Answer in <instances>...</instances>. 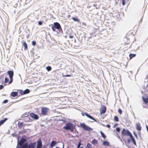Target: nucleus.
Wrapping results in <instances>:
<instances>
[{"label":"nucleus","instance_id":"nucleus-52","mask_svg":"<svg viewBox=\"0 0 148 148\" xmlns=\"http://www.w3.org/2000/svg\"><path fill=\"white\" fill-rule=\"evenodd\" d=\"M62 120V121H64V120H63V119Z\"/></svg>","mask_w":148,"mask_h":148},{"label":"nucleus","instance_id":"nucleus-43","mask_svg":"<svg viewBox=\"0 0 148 148\" xmlns=\"http://www.w3.org/2000/svg\"><path fill=\"white\" fill-rule=\"evenodd\" d=\"M42 22L41 21H39L38 22V24L39 25H42Z\"/></svg>","mask_w":148,"mask_h":148},{"label":"nucleus","instance_id":"nucleus-51","mask_svg":"<svg viewBox=\"0 0 148 148\" xmlns=\"http://www.w3.org/2000/svg\"><path fill=\"white\" fill-rule=\"evenodd\" d=\"M64 148V144H63V147L62 148Z\"/></svg>","mask_w":148,"mask_h":148},{"label":"nucleus","instance_id":"nucleus-25","mask_svg":"<svg viewBox=\"0 0 148 148\" xmlns=\"http://www.w3.org/2000/svg\"><path fill=\"white\" fill-rule=\"evenodd\" d=\"M23 47L25 48V50H27V43L25 42H23Z\"/></svg>","mask_w":148,"mask_h":148},{"label":"nucleus","instance_id":"nucleus-20","mask_svg":"<svg viewBox=\"0 0 148 148\" xmlns=\"http://www.w3.org/2000/svg\"><path fill=\"white\" fill-rule=\"evenodd\" d=\"M8 119L7 118H5L3 120H1L0 121V126L3 125L4 123Z\"/></svg>","mask_w":148,"mask_h":148},{"label":"nucleus","instance_id":"nucleus-11","mask_svg":"<svg viewBox=\"0 0 148 148\" xmlns=\"http://www.w3.org/2000/svg\"><path fill=\"white\" fill-rule=\"evenodd\" d=\"M136 128L138 131H140L141 130L142 127L139 122L136 123Z\"/></svg>","mask_w":148,"mask_h":148},{"label":"nucleus","instance_id":"nucleus-17","mask_svg":"<svg viewBox=\"0 0 148 148\" xmlns=\"http://www.w3.org/2000/svg\"><path fill=\"white\" fill-rule=\"evenodd\" d=\"M23 119L25 122H27L30 121V119L29 116H25L23 117Z\"/></svg>","mask_w":148,"mask_h":148},{"label":"nucleus","instance_id":"nucleus-27","mask_svg":"<svg viewBox=\"0 0 148 148\" xmlns=\"http://www.w3.org/2000/svg\"><path fill=\"white\" fill-rule=\"evenodd\" d=\"M100 133L102 137H103L104 138H105L106 137V135L104 134L103 132H102L101 131H100Z\"/></svg>","mask_w":148,"mask_h":148},{"label":"nucleus","instance_id":"nucleus-15","mask_svg":"<svg viewBox=\"0 0 148 148\" xmlns=\"http://www.w3.org/2000/svg\"><path fill=\"white\" fill-rule=\"evenodd\" d=\"M18 95V92H12L10 94V95L13 97L17 96Z\"/></svg>","mask_w":148,"mask_h":148},{"label":"nucleus","instance_id":"nucleus-3","mask_svg":"<svg viewBox=\"0 0 148 148\" xmlns=\"http://www.w3.org/2000/svg\"><path fill=\"white\" fill-rule=\"evenodd\" d=\"M53 26L55 27L56 29H57L59 31V33H63L62 30V29L60 24L58 22H56L53 23Z\"/></svg>","mask_w":148,"mask_h":148},{"label":"nucleus","instance_id":"nucleus-50","mask_svg":"<svg viewBox=\"0 0 148 148\" xmlns=\"http://www.w3.org/2000/svg\"><path fill=\"white\" fill-rule=\"evenodd\" d=\"M97 5H96V4H94V5H93V6H94V7H95V6H97Z\"/></svg>","mask_w":148,"mask_h":148},{"label":"nucleus","instance_id":"nucleus-37","mask_svg":"<svg viewBox=\"0 0 148 148\" xmlns=\"http://www.w3.org/2000/svg\"><path fill=\"white\" fill-rule=\"evenodd\" d=\"M8 102V100L7 99H5L3 101L2 103H7Z\"/></svg>","mask_w":148,"mask_h":148},{"label":"nucleus","instance_id":"nucleus-4","mask_svg":"<svg viewBox=\"0 0 148 148\" xmlns=\"http://www.w3.org/2000/svg\"><path fill=\"white\" fill-rule=\"evenodd\" d=\"M80 126L84 130L86 131H92L93 130L92 128L87 126L84 123H80Z\"/></svg>","mask_w":148,"mask_h":148},{"label":"nucleus","instance_id":"nucleus-29","mask_svg":"<svg viewBox=\"0 0 148 148\" xmlns=\"http://www.w3.org/2000/svg\"><path fill=\"white\" fill-rule=\"evenodd\" d=\"M114 120L116 122H118L119 121V118L117 116H114Z\"/></svg>","mask_w":148,"mask_h":148},{"label":"nucleus","instance_id":"nucleus-42","mask_svg":"<svg viewBox=\"0 0 148 148\" xmlns=\"http://www.w3.org/2000/svg\"><path fill=\"white\" fill-rule=\"evenodd\" d=\"M23 90H20L19 92V93H20L21 95H23L24 94H23Z\"/></svg>","mask_w":148,"mask_h":148},{"label":"nucleus","instance_id":"nucleus-2","mask_svg":"<svg viewBox=\"0 0 148 148\" xmlns=\"http://www.w3.org/2000/svg\"><path fill=\"white\" fill-rule=\"evenodd\" d=\"M25 141V140L23 138H21L19 141H18L17 145H19L20 146H17L16 148H27L28 144L27 143H24Z\"/></svg>","mask_w":148,"mask_h":148},{"label":"nucleus","instance_id":"nucleus-53","mask_svg":"<svg viewBox=\"0 0 148 148\" xmlns=\"http://www.w3.org/2000/svg\"><path fill=\"white\" fill-rule=\"evenodd\" d=\"M121 140L122 141V140Z\"/></svg>","mask_w":148,"mask_h":148},{"label":"nucleus","instance_id":"nucleus-1","mask_svg":"<svg viewBox=\"0 0 148 148\" xmlns=\"http://www.w3.org/2000/svg\"><path fill=\"white\" fill-rule=\"evenodd\" d=\"M63 128L67 130H70L71 132H73L75 129V125L71 123H66L65 126Z\"/></svg>","mask_w":148,"mask_h":148},{"label":"nucleus","instance_id":"nucleus-6","mask_svg":"<svg viewBox=\"0 0 148 148\" xmlns=\"http://www.w3.org/2000/svg\"><path fill=\"white\" fill-rule=\"evenodd\" d=\"M81 114L82 116H84L85 115L87 117L93 120V122H97V120L93 116H91V115L88 114V113L86 112H82ZM91 122H93L92 121H91Z\"/></svg>","mask_w":148,"mask_h":148},{"label":"nucleus","instance_id":"nucleus-10","mask_svg":"<svg viewBox=\"0 0 148 148\" xmlns=\"http://www.w3.org/2000/svg\"><path fill=\"white\" fill-rule=\"evenodd\" d=\"M42 114L44 115H46L47 111V108L45 107H43L41 108Z\"/></svg>","mask_w":148,"mask_h":148},{"label":"nucleus","instance_id":"nucleus-32","mask_svg":"<svg viewBox=\"0 0 148 148\" xmlns=\"http://www.w3.org/2000/svg\"><path fill=\"white\" fill-rule=\"evenodd\" d=\"M9 81L8 78L7 77H5V83H7Z\"/></svg>","mask_w":148,"mask_h":148},{"label":"nucleus","instance_id":"nucleus-30","mask_svg":"<svg viewBox=\"0 0 148 148\" xmlns=\"http://www.w3.org/2000/svg\"><path fill=\"white\" fill-rule=\"evenodd\" d=\"M10 78V81L8 82L9 84H11L13 80V77Z\"/></svg>","mask_w":148,"mask_h":148},{"label":"nucleus","instance_id":"nucleus-34","mask_svg":"<svg viewBox=\"0 0 148 148\" xmlns=\"http://www.w3.org/2000/svg\"><path fill=\"white\" fill-rule=\"evenodd\" d=\"M133 134H134V136L136 138H137V139H138L137 135L136 132H135L134 131Z\"/></svg>","mask_w":148,"mask_h":148},{"label":"nucleus","instance_id":"nucleus-13","mask_svg":"<svg viewBox=\"0 0 148 148\" xmlns=\"http://www.w3.org/2000/svg\"><path fill=\"white\" fill-rule=\"evenodd\" d=\"M130 138L131 140H132V141L133 142L134 145H136V143L135 138H134L132 136V134L131 136H130Z\"/></svg>","mask_w":148,"mask_h":148},{"label":"nucleus","instance_id":"nucleus-31","mask_svg":"<svg viewBox=\"0 0 148 148\" xmlns=\"http://www.w3.org/2000/svg\"><path fill=\"white\" fill-rule=\"evenodd\" d=\"M51 25L52 26L51 28L52 30L54 32H55L56 31V29L53 26V25L52 24Z\"/></svg>","mask_w":148,"mask_h":148},{"label":"nucleus","instance_id":"nucleus-16","mask_svg":"<svg viewBox=\"0 0 148 148\" xmlns=\"http://www.w3.org/2000/svg\"><path fill=\"white\" fill-rule=\"evenodd\" d=\"M57 144V142L55 140H53L51 141L50 144V145L51 147L52 148L53 147L55 146L56 144Z\"/></svg>","mask_w":148,"mask_h":148},{"label":"nucleus","instance_id":"nucleus-21","mask_svg":"<svg viewBox=\"0 0 148 148\" xmlns=\"http://www.w3.org/2000/svg\"><path fill=\"white\" fill-rule=\"evenodd\" d=\"M91 143L93 145H96L97 144V141L96 139L94 138L93 140H92Z\"/></svg>","mask_w":148,"mask_h":148},{"label":"nucleus","instance_id":"nucleus-40","mask_svg":"<svg viewBox=\"0 0 148 148\" xmlns=\"http://www.w3.org/2000/svg\"><path fill=\"white\" fill-rule=\"evenodd\" d=\"M98 123H99L100 125L103 126H105V125L101 123V122H99L98 121L97 122Z\"/></svg>","mask_w":148,"mask_h":148},{"label":"nucleus","instance_id":"nucleus-28","mask_svg":"<svg viewBox=\"0 0 148 148\" xmlns=\"http://www.w3.org/2000/svg\"><path fill=\"white\" fill-rule=\"evenodd\" d=\"M23 125V123L22 122L20 123H19V122H18V127L20 128H21Z\"/></svg>","mask_w":148,"mask_h":148},{"label":"nucleus","instance_id":"nucleus-9","mask_svg":"<svg viewBox=\"0 0 148 148\" xmlns=\"http://www.w3.org/2000/svg\"><path fill=\"white\" fill-rule=\"evenodd\" d=\"M42 147V142L41 139H39L37 141V146L36 148H41Z\"/></svg>","mask_w":148,"mask_h":148},{"label":"nucleus","instance_id":"nucleus-44","mask_svg":"<svg viewBox=\"0 0 148 148\" xmlns=\"http://www.w3.org/2000/svg\"><path fill=\"white\" fill-rule=\"evenodd\" d=\"M127 143L128 144H129L131 140H130V139L129 138V139H127Z\"/></svg>","mask_w":148,"mask_h":148},{"label":"nucleus","instance_id":"nucleus-49","mask_svg":"<svg viewBox=\"0 0 148 148\" xmlns=\"http://www.w3.org/2000/svg\"><path fill=\"white\" fill-rule=\"evenodd\" d=\"M123 140H124V141L125 143H126V140H125V139H123Z\"/></svg>","mask_w":148,"mask_h":148},{"label":"nucleus","instance_id":"nucleus-33","mask_svg":"<svg viewBox=\"0 0 148 148\" xmlns=\"http://www.w3.org/2000/svg\"><path fill=\"white\" fill-rule=\"evenodd\" d=\"M116 130L118 132H119L121 130V129L119 127H117L116 128Z\"/></svg>","mask_w":148,"mask_h":148},{"label":"nucleus","instance_id":"nucleus-24","mask_svg":"<svg viewBox=\"0 0 148 148\" xmlns=\"http://www.w3.org/2000/svg\"><path fill=\"white\" fill-rule=\"evenodd\" d=\"M46 69L47 71L49 72L51 70L52 68L50 66H48L46 67Z\"/></svg>","mask_w":148,"mask_h":148},{"label":"nucleus","instance_id":"nucleus-19","mask_svg":"<svg viewBox=\"0 0 148 148\" xmlns=\"http://www.w3.org/2000/svg\"><path fill=\"white\" fill-rule=\"evenodd\" d=\"M143 100L145 104H147L148 103V98L147 97H143Z\"/></svg>","mask_w":148,"mask_h":148},{"label":"nucleus","instance_id":"nucleus-47","mask_svg":"<svg viewBox=\"0 0 148 148\" xmlns=\"http://www.w3.org/2000/svg\"><path fill=\"white\" fill-rule=\"evenodd\" d=\"M69 38H72L73 37V36H69Z\"/></svg>","mask_w":148,"mask_h":148},{"label":"nucleus","instance_id":"nucleus-22","mask_svg":"<svg viewBox=\"0 0 148 148\" xmlns=\"http://www.w3.org/2000/svg\"><path fill=\"white\" fill-rule=\"evenodd\" d=\"M30 92V90L28 89H26L24 91H23V94L25 95L29 93Z\"/></svg>","mask_w":148,"mask_h":148},{"label":"nucleus","instance_id":"nucleus-38","mask_svg":"<svg viewBox=\"0 0 148 148\" xmlns=\"http://www.w3.org/2000/svg\"><path fill=\"white\" fill-rule=\"evenodd\" d=\"M62 76L63 77H68L71 76V75H64L63 73H62Z\"/></svg>","mask_w":148,"mask_h":148},{"label":"nucleus","instance_id":"nucleus-45","mask_svg":"<svg viewBox=\"0 0 148 148\" xmlns=\"http://www.w3.org/2000/svg\"><path fill=\"white\" fill-rule=\"evenodd\" d=\"M106 126L108 128H110V125L109 124H107Z\"/></svg>","mask_w":148,"mask_h":148},{"label":"nucleus","instance_id":"nucleus-26","mask_svg":"<svg viewBox=\"0 0 148 148\" xmlns=\"http://www.w3.org/2000/svg\"><path fill=\"white\" fill-rule=\"evenodd\" d=\"M71 19H73L74 21L75 22H79V20L77 17H73Z\"/></svg>","mask_w":148,"mask_h":148},{"label":"nucleus","instance_id":"nucleus-18","mask_svg":"<svg viewBox=\"0 0 148 148\" xmlns=\"http://www.w3.org/2000/svg\"><path fill=\"white\" fill-rule=\"evenodd\" d=\"M102 144L104 146H109L110 145L109 143L106 141H104L102 143Z\"/></svg>","mask_w":148,"mask_h":148},{"label":"nucleus","instance_id":"nucleus-7","mask_svg":"<svg viewBox=\"0 0 148 148\" xmlns=\"http://www.w3.org/2000/svg\"><path fill=\"white\" fill-rule=\"evenodd\" d=\"M30 116L32 118L35 120H37L39 119V116L38 115L33 113H31L30 114Z\"/></svg>","mask_w":148,"mask_h":148},{"label":"nucleus","instance_id":"nucleus-35","mask_svg":"<svg viewBox=\"0 0 148 148\" xmlns=\"http://www.w3.org/2000/svg\"><path fill=\"white\" fill-rule=\"evenodd\" d=\"M118 112H119V113L120 114H121L122 113V110H121V109L120 108H119L118 110Z\"/></svg>","mask_w":148,"mask_h":148},{"label":"nucleus","instance_id":"nucleus-23","mask_svg":"<svg viewBox=\"0 0 148 148\" xmlns=\"http://www.w3.org/2000/svg\"><path fill=\"white\" fill-rule=\"evenodd\" d=\"M136 54H135L130 53L129 55L130 58V59H132V58L136 56Z\"/></svg>","mask_w":148,"mask_h":148},{"label":"nucleus","instance_id":"nucleus-12","mask_svg":"<svg viewBox=\"0 0 148 148\" xmlns=\"http://www.w3.org/2000/svg\"><path fill=\"white\" fill-rule=\"evenodd\" d=\"M8 74L9 75V78L13 77L14 75V72L12 71H9L7 72Z\"/></svg>","mask_w":148,"mask_h":148},{"label":"nucleus","instance_id":"nucleus-48","mask_svg":"<svg viewBox=\"0 0 148 148\" xmlns=\"http://www.w3.org/2000/svg\"><path fill=\"white\" fill-rule=\"evenodd\" d=\"M142 19L140 20V23H142Z\"/></svg>","mask_w":148,"mask_h":148},{"label":"nucleus","instance_id":"nucleus-14","mask_svg":"<svg viewBox=\"0 0 148 148\" xmlns=\"http://www.w3.org/2000/svg\"><path fill=\"white\" fill-rule=\"evenodd\" d=\"M36 144L30 143L27 146V148H35Z\"/></svg>","mask_w":148,"mask_h":148},{"label":"nucleus","instance_id":"nucleus-46","mask_svg":"<svg viewBox=\"0 0 148 148\" xmlns=\"http://www.w3.org/2000/svg\"><path fill=\"white\" fill-rule=\"evenodd\" d=\"M118 125L117 124H115L114 125V127H116L118 126Z\"/></svg>","mask_w":148,"mask_h":148},{"label":"nucleus","instance_id":"nucleus-5","mask_svg":"<svg viewBox=\"0 0 148 148\" xmlns=\"http://www.w3.org/2000/svg\"><path fill=\"white\" fill-rule=\"evenodd\" d=\"M121 134L123 136H130L132 134L127 129L124 128L121 132Z\"/></svg>","mask_w":148,"mask_h":148},{"label":"nucleus","instance_id":"nucleus-36","mask_svg":"<svg viewBox=\"0 0 148 148\" xmlns=\"http://www.w3.org/2000/svg\"><path fill=\"white\" fill-rule=\"evenodd\" d=\"M32 44L33 46H35L36 44V42L35 41H33L32 42Z\"/></svg>","mask_w":148,"mask_h":148},{"label":"nucleus","instance_id":"nucleus-8","mask_svg":"<svg viewBox=\"0 0 148 148\" xmlns=\"http://www.w3.org/2000/svg\"><path fill=\"white\" fill-rule=\"evenodd\" d=\"M106 107L105 106H102L100 109V113L101 114L104 113L106 110Z\"/></svg>","mask_w":148,"mask_h":148},{"label":"nucleus","instance_id":"nucleus-41","mask_svg":"<svg viewBox=\"0 0 148 148\" xmlns=\"http://www.w3.org/2000/svg\"><path fill=\"white\" fill-rule=\"evenodd\" d=\"M4 86L2 85H0V90L2 89L4 87Z\"/></svg>","mask_w":148,"mask_h":148},{"label":"nucleus","instance_id":"nucleus-39","mask_svg":"<svg viewBox=\"0 0 148 148\" xmlns=\"http://www.w3.org/2000/svg\"><path fill=\"white\" fill-rule=\"evenodd\" d=\"M125 0H123L122 1V4L123 5H125Z\"/></svg>","mask_w":148,"mask_h":148}]
</instances>
